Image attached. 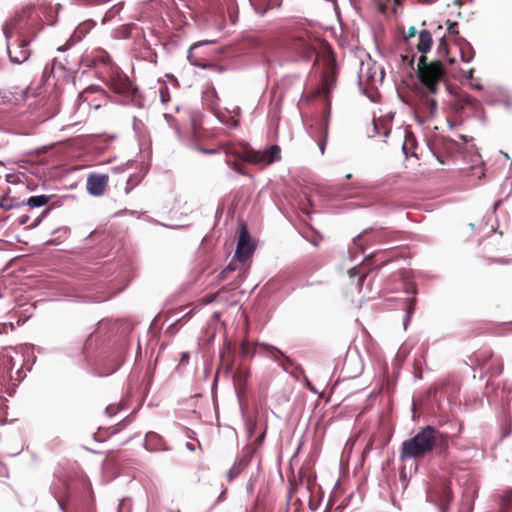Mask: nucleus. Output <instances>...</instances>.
Here are the masks:
<instances>
[{
    "mask_svg": "<svg viewBox=\"0 0 512 512\" xmlns=\"http://www.w3.org/2000/svg\"><path fill=\"white\" fill-rule=\"evenodd\" d=\"M29 219H30L29 215H27V214H23V215H21V216L19 217V223H20L21 225H25V224H27V223H28Z\"/></svg>",
    "mask_w": 512,
    "mask_h": 512,
    "instance_id": "36",
    "label": "nucleus"
},
{
    "mask_svg": "<svg viewBox=\"0 0 512 512\" xmlns=\"http://www.w3.org/2000/svg\"><path fill=\"white\" fill-rule=\"evenodd\" d=\"M199 150L205 154H213L216 152V150H213V149H204V148H199Z\"/></svg>",
    "mask_w": 512,
    "mask_h": 512,
    "instance_id": "42",
    "label": "nucleus"
},
{
    "mask_svg": "<svg viewBox=\"0 0 512 512\" xmlns=\"http://www.w3.org/2000/svg\"><path fill=\"white\" fill-rule=\"evenodd\" d=\"M0 208L4 210H9L12 208V205L4 203V200H0Z\"/></svg>",
    "mask_w": 512,
    "mask_h": 512,
    "instance_id": "39",
    "label": "nucleus"
},
{
    "mask_svg": "<svg viewBox=\"0 0 512 512\" xmlns=\"http://www.w3.org/2000/svg\"><path fill=\"white\" fill-rule=\"evenodd\" d=\"M367 276V273H363L359 276V279H358V285L359 287H362L363 283H364V280Z\"/></svg>",
    "mask_w": 512,
    "mask_h": 512,
    "instance_id": "40",
    "label": "nucleus"
},
{
    "mask_svg": "<svg viewBox=\"0 0 512 512\" xmlns=\"http://www.w3.org/2000/svg\"><path fill=\"white\" fill-rule=\"evenodd\" d=\"M51 196L47 195H37L32 196L26 201V205L29 208H36L45 206L50 201Z\"/></svg>",
    "mask_w": 512,
    "mask_h": 512,
    "instance_id": "20",
    "label": "nucleus"
},
{
    "mask_svg": "<svg viewBox=\"0 0 512 512\" xmlns=\"http://www.w3.org/2000/svg\"><path fill=\"white\" fill-rule=\"evenodd\" d=\"M226 153L228 156H236L246 162L261 166L270 165L281 158V149L277 145H271L263 151L252 149H243V151H240L235 148H228Z\"/></svg>",
    "mask_w": 512,
    "mask_h": 512,
    "instance_id": "3",
    "label": "nucleus"
},
{
    "mask_svg": "<svg viewBox=\"0 0 512 512\" xmlns=\"http://www.w3.org/2000/svg\"><path fill=\"white\" fill-rule=\"evenodd\" d=\"M30 40L20 36L14 43H9L7 52L11 62L21 64L30 57V50L28 48Z\"/></svg>",
    "mask_w": 512,
    "mask_h": 512,
    "instance_id": "7",
    "label": "nucleus"
},
{
    "mask_svg": "<svg viewBox=\"0 0 512 512\" xmlns=\"http://www.w3.org/2000/svg\"><path fill=\"white\" fill-rule=\"evenodd\" d=\"M260 4H263L265 7L262 9L260 13L264 14L267 10L279 7L281 5L280 0H259Z\"/></svg>",
    "mask_w": 512,
    "mask_h": 512,
    "instance_id": "24",
    "label": "nucleus"
},
{
    "mask_svg": "<svg viewBox=\"0 0 512 512\" xmlns=\"http://www.w3.org/2000/svg\"><path fill=\"white\" fill-rule=\"evenodd\" d=\"M240 352L243 356H248L253 354V347L247 340H243L240 345Z\"/></svg>",
    "mask_w": 512,
    "mask_h": 512,
    "instance_id": "25",
    "label": "nucleus"
},
{
    "mask_svg": "<svg viewBox=\"0 0 512 512\" xmlns=\"http://www.w3.org/2000/svg\"><path fill=\"white\" fill-rule=\"evenodd\" d=\"M501 512H512V490L506 491L502 495Z\"/></svg>",
    "mask_w": 512,
    "mask_h": 512,
    "instance_id": "22",
    "label": "nucleus"
},
{
    "mask_svg": "<svg viewBox=\"0 0 512 512\" xmlns=\"http://www.w3.org/2000/svg\"><path fill=\"white\" fill-rule=\"evenodd\" d=\"M336 85V68L333 64H329L322 74L321 84L318 87L316 93L319 96H323L326 101V113L330 115L331 103L330 93Z\"/></svg>",
    "mask_w": 512,
    "mask_h": 512,
    "instance_id": "5",
    "label": "nucleus"
},
{
    "mask_svg": "<svg viewBox=\"0 0 512 512\" xmlns=\"http://www.w3.org/2000/svg\"><path fill=\"white\" fill-rule=\"evenodd\" d=\"M145 448L149 451L167 450L166 442L156 432H148L145 436Z\"/></svg>",
    "mask_w": 512,
    "mask_h": 512,
    "instance_id": "15",
    "label": "nucleus"
},
{
    "mask_svg": "<svg viewBox=\"0 0 512 512\" xmlns=\"http://www.w3.org/2000/svg\"><path fill=\"white\" fill-rule=\"evenodd\" d=\"M100 61L105 64V65H108L111 63V58L110 56L107 54V53H104L100 56Z\"/></svg>",
    "mask_w": 512,
    "mask_h": 512,
    "instance_id": "35",
    "label": "nucleus"
},
{
    "mask_svg": "<svg viewBox=\"0 0 512 512\" xmlns=\"http://www.w3.org/2000/svg\"><path fill=\"white\" fill-rule=\"evenodd\" d=\"M457 28H458V24L456 22L448 21V31H449V33H451V34L458 33Z\"/></svg>",
    "mask_w": 512,
    "mask_h": 512,
    "instance_id": "32",
    "label": "nucleus"
},
{
    "mask_svg": "<svg viewBox=\"0 0 512 512\" xmlns=\"http://www.w3.org/2000/svg\"><path fill=\"white\" fill-rule=\"evenodd\" d=\"M378 256H380V253H375L372 256L366 258L365 265H372V264L376 263Z\"/></svg>",
    "mask_w": 512,
    "mask_h": 512,
    "instance_id": "33",
    "label": "nucleus"
},
{
    "mask_svg": "<svg viewBox=\"0 0 512 512\" xmlns=\"http://www.w3.org/2000/svg\"><path fill=\"white\" fill-rule=\"evenodd\" d=\"M233 169H234L235 171H237L238 173L243 174V172H242V170H241V165H240L239 163H237V162H233Z\"/></svg>",
    "mask_w": 512,
    "mask_h": 512,
    "instance_id": "41",
    "label": "nucleus"
},
{
    "mask_svg": "<svg viewBox=\"0 0 512 512\" xmlns=\"http://www.w3.org/2000/svg\"><path fill=\"white\" fill-rule=\"evenodd\" d=\"M329 117H330V115H325L323 123L321 124L320 138L317 141L319 150L322 155L325 153V148H326L327 139H328V135H329Z\"/></svg>",
    "mask_w": 512,
    "mask_h": 512,
    "instance_id": "18",
    "label": "nucleus"
},
{
    "mask_svg": "<svg viewBox=\"0 0 512 512\" xmlns=\"http://www.w3.org/2000/svg\"><path fill=\"white\" fill-rule=\"evenodd\" d=\"M443 493L445 495V498H447V500H449V498H450V491L446 487H443Z\"/></svg>",
    "mask_w": 512,
    "mask_h": 512,
    "instance_id": "43",
    "label": "nucleus"
},
{
    "mask_svg": "<svg viewBox=\"0 0 512 512\" xmlns=\"http://www.w3.org/2000/svg\"><path fill=\"white\" fill-rule=\"evenodd\" d=\"M14 368L13 357L5 352H0V380L7 382L13 380L12 370Z\"/></svg>",
    "mask_w": 512,
    "mask_h": 512,
    "instance_id": "13",
    "label": "nucleus"
},
{
    "mask_svg": "<svg viewBox=\"0 0 512 512\" xmlns=\"http://www.w3.org/2000/svg\"><path fill=\"white\" fill-rule=\"evenodd\" d=\"M417 33H418L417 29L414 26H411L408 28L406 38H412V37L416 36Z\"/></svg>",
    "mask_w": 512,
    "mask_h": 512,
    "instance_id": "34",
    "label": "nucleus"
},
{
    "mask_svg": "<svg viewBox=\"0 0 512 512\" xmlns=\"http://www.w3.org/2000/svg\"><path fill=\"white\" fill-rule=\"evenodd\" d=\"M359 273H360V272H359V270H358V268H357V267H353V268H351V269L348 271V274H349V276H350L351 278H353V277H355V276L359 275Z\"/></svg>",
    "mask_w": 512,
    "mask_h": 512,
    "instance_id": "37",
    "label": "nucleus"
},
{
    "mask_svg": "<svg viewBox=\"0 0 512 512\" xmlns=\"http://www.w3.org/2000/svg\"><path fill=\"white\" fill-rule=\"evenodd\" d=\"M188 448L191 449V450H194V447L191 444H188Z\"/></svg>",
    "mask_w": 512,
    "mask_h": 512,
    "instance_id": "49",
    "label": "nucleus"
},
{
    "mask_svg": "<svg viewBox=\"0 0 512 512\" xmlns=\"http://www.w3.org/2000/svg\"><path fill=\"white\" fill-rule=\"evenodd\" d=\"M86 32H87V25L86 24L79 25L76 28L73 36L66 42V44H64L63 46H59L57 50L60 51V52L66 51L67 49H69V47L75 41H79L85 35Z\"/></svg>",
    "mask_w": 512,
    "mask_h": 512,
    "instance_id": "19",
    "label": "nucleus"
},
{
    "mask_svg": "<svg viewBox=\"0 0 512 512\" xmlns=\"http://www.w3.org/2000/svg\"><path fill=\"white\" fill-rule=\"evenodd\" d=\"M160 93H161L162 102H165L166 101L165 94H168V88L166 86H163L160 89Z\"/></svg>",
    "mask_w": 512,
    "mask_h": 512,
    "instance_id": "38",
    "label": "nucleus"
},
{
    "mask_svg": "<svg viewBox=\"0 0 512 512\" xmlns=\"http://www.w3.org/2000/svg\"><path fill=\"white\" fill-rule=\"evenodd\" d=\"M215 43V40H206L193 44L188 51L189 62L196 67L211 68L215 71H222V69L215 63L210 62L207 58L199 55L198 49L204 44Z\"/></svg>",
    "mask_w": 512,
    "mask_h": 512,
    "instance_id": "10",
    "label": "nucleus"
},
{
    "mask_svg": "<svg viewBox=\"0 0 512 512\" xmlns=\"http://www.w3.org/2000/svg\"><path fill=\"white\" fill-rule=\"evenodd\" d=\"M253 454L254 449L247 448L244 454L235 461L234 465L231 467L227 474L229 482L233 481L242 473V471L248 466L249 462L251 461Z\"/></svg>",
    "mask_w": 512,
    "mask_h": 512,
    "instance_id": "12",
    "label": "nucleus"
},
{
    "mask_svg": "<svg viewBox=\"0 0 512 512\" xmlns=\"http://www.w3.org/2000/svg\"><path fill=\"white\" fill-rule=\"evenodd\" d=\"M446 71L441 61L427 62V57L421 55L418 61L417 77L420 93L419 110L426 119L437 114V100L432 96L438 92L441 84H445Z\"/></svg>",
    "mask_w": 512,
    "mask_h": 512,
    "instance_id": "1",
    "label": "nucleus"
},
{
    "mask_svg": "<svg viewBox=\"0 0 512 512\" xmlns=\"http://www.w3.org/2000/svg\"><path fill=\"white\" fill-rule=\"evenodd\" d=\"M232 270H233V268H231V266L229 265V266H227V268L221 274H224L227 271H232Z\"/></svg>",
    "mask_w": 512,
    "mask_h": 512,
    "instance_id": "45",
    "label": "nucleus"
},
{
    "mask_svg": "<svg viewBox=\"0 0 512 512\" xmlns=\"http://www.w3.org/2000/svg\"><path fill=\"white\" fill-rule=\"evenodd\" d=\"M107 85L113 92L128 99H134L138 92L129 78L118 71H112L109 74Z\"/></svg>",
    "mask_w": 512,
    "mask_h": 512,
    "instance_id": "4",
    "label": "nucleus"
},
{
    "mask_svg": "<svg viewBox=\"0 0 512 512\" xmlns=\"http://www.w3.org/2000/svg\"><path fill=\"white\" fill-rule=\"evenodd\" d=\"M449 436L439 432L433 426H425L415 436L404 441L400 449V459L421 460L435 449L440 454H446L449 449Z\"/></svg>",
    "mask_w": 512,
    "mask_h": 512,
    "instance_id": "2",
    "label": "nucleus"
},
{
    "mask_svg": "<svg viewBox=\"0 0 512 512\" xmlns=\"http://www.w3.org/2000/svg\"><path fill=\"white\" fill-rule=\"evenodd\" d=\"M109 177L106 174H90L87 178V191L93 196L104 194L108 185Z\"/></svg>",
    "mask_w": 512,
    "mask_h": 512,
    "instance_id": "11",
    "label": "nucleus"
},
{
    "mask_svg": "<svg viewBox=\"0 0 512 512\" xmlns=\"http://www.w3.org/2000/svg\"><path fill=\"white\" fill-rule=\"evenodd\" d=\"M266 428H267V427H266V425H265V426H264V428H263V429H261V431L259 432V434H258V435H257V437L255 438L254 443H253V444L255 445V447H252V448L254 449V451L256 450V448H257L258 446H260V445L263 443L264 438H265V434H266Z\"/></svg>",
    "mask_w": 512,
    "mask_h": 512,
    "instance_id": "27",
    "label": "nucleus"
},
{
    "mask_svg": "<svg viewBox=\"0 0 512 512\" xmlns=\"http://www.w3.org/2000/svg\"><path fill=\"white\" fill-rule=\"evenodd\" d=\"M345 178H346V179H351V178H352V175H351V174H347V175L345 176Z\"/></svg>",
    "mask_w": 512,
    "mask_h": 512,
    "instance_id": "48",
    "label": "nucleus"
},
{
    "mask_svg": "<svg viewBox=\"0 0 512 512\" xmlns=\"http://www.w3.org/2000/svg\"><path fill=\"white\" fill-rule=\"evenodd\" d=\"M120 409H121L120 403L119 404H110L106 408V414L111 417V416L117 414Z\"/></svg>",
    "mask_w": 512,
    "mask_h": 512,
    "instance_id": "29",
    "label": "nucleus"
},
{
    "mask_svg": "<svg viewBox=\"0 0 512 512\" xmlns=\"http://www.w3.org/2000/svg\"><path fill=\"white\" fill-rule=\"evenodd\" d=\"M432 43H433V39H432V35H431L430 31L422 30L419 33V41L417 44V50L419 52H421L422 54H425L428 51H430Z\"/></svg>",
    "mask_w": 512,
    "mask_h": 512,
    "instance_id": "17",
    "label": "nucleus"
},
{
    "mask_svg": "<svg viewBox=\"0 0 512 512\" xmlns=\"http://www.w3.org/2000/svg\"><path fill=\"white\" fill-rule=\"evenodd\" d=\"M0 166H1V167H3V166H4V165H3V163H2L1 161H0Z\"/></svg>",
    "mask_w": 512,
    "mask_h": 512,
    "instance_id": "51",
    "label": "nucleus"
},
{
    "mask_svg": "<svg viewBox=\"0 0 512 512\" xmlns=\"http://www.w3.org/2000/svg\"><path fill=\"white\" fill-rule=\"evenodd\" d=\"M387 262H388V260H383V261H381V263L378 265V267L383 266V265H384V264H386Z\"/></svg>",
    "mask_w": 512,
    "mask_h": 512,
    "instance_id": "46",
    "label": "nucleus"
},
{
    "mask_svg": "<svg viewBox=\"0 0 512 512\" xmlns=\"http://www.w3.org/2000/svg\"><path fill=\"white\" fill-rule=\"evenodd\" d=\"M405 292L413 295L411 298H408L405 302L406 321H409V319L411 318V316L414 312L415 305L417 302V299L415 297L417 294V288H416L415 283H413V282L405 283Z\"/></svg>",
    "mask_w": 512,
    "mask_h": 512,
    "instance_id": "16",
    "label": "nucleus"
},
{
    "mask_svg": "<svg viewBox=\"0 0 512 512\" xmlns=\"http://www.w3.org/2000/svg\"><path fill=\"white\" fill-rule=\"evenodd\" d=\"M50 208L44 210L40 216H38L35 221L30 225L31 227H36L40 224L42 219L49 213Z\"/></svg>",
    "mask_w": 512,
    "mask_h": 512,
    "instance_id": "31",
    "label": "nucleus"
},
{
    "mask_svg": "<svg viewBox=\"0 0 512 512\" xmlns=\"http://www.w3.org/2000/svg\"><path fill=\"white\" fill-rule=\"evenodd\" d=\"M374 128L378 134L388 136L390 133V122L386 119H378L377 121L374 120Z\"/></svg>",
    "mask_w": 512,
    "mask_h": 512,
    "instance_id": "21",
    "label": "nucleus"
},
{
    "mask_svg": "<svg viewBox=\"0 0 512 512\" xmlns=\"http://www.w3.org/2000/svg\"><path fill=\"white\" fill-rule=\"evenodd\" d=\"M266 428H267V427H266V425H265V426H264V428H263V429H261V431L259 432V434H258V435H257V437L255 438L254 443H253V444L255 445V447H252V448L254 449V451L256 450V448H257L258 446H260V445L263 443L264 438H265V434H266Z\"/></svg>",
    "mask_w": 512,
    "mask_h": 512,
    "instance_id": "26",
    "label": "nucleus"
},
{
    "mask_svg": "<svg viewBox=\"0 0 512 512\" xmlns=\"http://www.w3.org/2000/svg\"><path fill=\"white\" fill-rule=\"evenodd\" d=\"M255 250V244L252 242L251 237L247 231L246 226L243 224L240 227L239 239L237 249L235 252V258L240 262H245L251 257Z\"/></svg>",
    "mask_w": 512,
    "mask_h": 512,
    "instance_id": "8",
    "label": "nucleus"
},
{
    "mask_svg": "<svg viewBox=\"0 0 512 512\" xmlns=\"http://www.w3.org/2000/svg\"><path fill=\"white\" fill-rule=\"evenodd\" d=\"M462 431V424L459 425V430L458 432L460 433Z\"/></svg>",
    "mask_w": 512,
    "mask_h": 512,
    "instance_id": "50",
    "label": "nucleus"
},
{
    "mask_svg": "<svg viewBox=\"0 0 512 512\" xmlns=\"http://www.w3.org/2000/svg\"><path fill=\"white\" fill-rule=\"evenodd\" d=\"M449 97L447 103L457 113L464 111L466 108L475 111L480 107V102L476 98L463 91L455 94L450 93Z\"/></svg>",
    "mask_w": 512,
    "mask_h": 512,
    "instance_id": "6",
    "label": "nucleus"
},
{
    "mask_svg": "<svg viewBox=\"0 0 512 512\" xmlns=\"http://www.w3.org/2000/svg\"><path fill=\"white\" fill-rule=\"evenodd\" d=\"M250 376V372L247 368H238L233 375V382L236 393L239 397L243 396L246 391L247 381Z\"/></svg>",
    "mask_w": 512,
    "mask_h": 512,
    "instance_id": "14",
    "label": "nucleus"
},
{
    "mask_svg": "<svg viewBox=\"0 0 512 512\" xmlns=\"http://www.w3.org/2000/svg\"><path fill=\"white\" fill-rule=\"evenodd\" d=\"M289 48L301 58L310 60L316 55V48L308 35L294 37Z\"/></svg>",
    "mask_w": 512,
    "mask_h": 512,
    "instance_id": "9",
    "label": "nucleus"
},
{
    "mask_svg": "<svg viewBox=\"0 0 512 512\" xmlns=\"http://www.w3.org/2000/svg\"><path fill=\"white\" fill-rule=\"evenodd\" d=\"M492 357V352L490 350H487V351H484L482 353H480L479 355H477V361L480 363V364H484L485 362H487L490 358Z\"/></svg>",
    "mask_w": 512,
    "mask_h": 512,
    "instance_id": "28",
    "label": "nucleus"
},
{
    "mask_svg": "<svg viewBox=\"0 0 512 512\" xmlns=\"http://www.w3.org/2000/svg\"><path fill=\"white\" fill-rule=\"evenodd\" d=\"M311 243H312L314 246H318V245H319V240L315 238V239L311 240Z\"/></svg>",
    "mask_w": 512,
    "mask_h": 512,
    "instance_id": "44",
    "label": "nucleus"
},
{
    "mask_svg": "<svg viewBox=\"0 0 512 512\" xmlns=\"http://www.w3.org/2000/svg\"><path fill=\"white\" fill-rule=\"evenodd\" d=\"M360 239H361V236L359 235V236H357V238L354 240V242H355V243H357L358 241H360Z\"/></svg>",
    "mask_w": 512,
    "mask_h": 512,
    "instance_id": "47",
    "label": "nucleus"
},
{
    "mask_svg": "<svg viewBox=\"0 0 512 512\" xmlns=\"http://www.w3.org/2000/svg\"><path fill=\"white\" fill-rule=\"evenodd\" d=\"M263 426H259L258 421L256 419H249L247 421V433L249 437L254 436L256 433L260 432L263 429Z\"/></svg>",
    "mask_w": 512,
    "mask_h": 512,
    "instance_id": "23",
    "label": "nucleus"
},
{
    "mask_svg": "<svg viewBox=\"0 0 512 512\" xmlns=\"http://www.w3.org/2000/svg\"><path fill=\"white\" fill-rule=\"evenodd\" d=\"M221 362L227 366V369L232 367V359L230 358L229 353H223L221 355Z\"/></svg>",
    "mask_w": 512,
    "mask_h": 512,
    "instance_id": "30",
    "label": "nucleus"
}]
</instances>
